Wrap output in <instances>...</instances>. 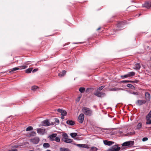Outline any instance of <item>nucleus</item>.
I'll return each mask as SVG.
<instances>
[{"label":"nucleus","mask_w":151,"mask_h":151,"mask_svg":"<svg viewBox=\"0 0 151 151\" xmlns=\"http://www.w3.org/2000/svg\"><path fill=\"white\" fill-rule=\"evenodd\" d=\"M83 113L86 115L91 116L92 114V110L89 108L84 107L82 109Z\"/></svg>","instance_id":"obj_1"},{"label":"nucleus","mask_w":151,"mask_h":151,"mask_svg":"<svg viewBox=\"0 0 151 151\" xmlns=\"http://www.w3.org/2000/svg\"><path fill=\"white\" fill-rule=\"evenodd\" d=\"M120 149V147L117 145H115L112 146L111 147L106 151H119Z\"/></svg>","instance_id":"obj_2"},{"label":"nucleus","mask_w":151,"mask_h":151,"mask_svg":"<svg viewBox=\"0 0 151 151\" xmlns=\"http://www.w3.org/2000/svg\"><path fill=\"white\" fill-rule=\"evenodd\" d=\"M134 144V142L133 141H128L122 143V145L123 146L132 147Z\"/></svg>","instance_id":"obj_3"},{"label":"nucleus","mask_w":151,"mask_h":151,"mask_svg":"<svg viewBox=\"0 0 151 151\" xmlns=\"http://www.w3.org/2000/svg\"><path fill=\"white\" fill-rule=\"evenodd\" d=\"M27 67L26 65H23L19 66V67H16L12 69L11 71H9V72L11 73L13 71H15L18 70H22L25 69Z\"/></svg>","instance_id":"obj_4"},{"label":"nucleus","mask_w":151,"mask_h":151,"mask_svg":"<svg viewBox=\"0 0 151 151\" xmlns=\"http://www.w3.org/2000/svg\"><path fill=\"white\" fill-rule=\"evenodd\" d=\"M94 94L99 97H102L105 96V94L103 92H99L98 91L94 93Z\"/></svg>","instance_id":"obj_5"},{"label":"nucleus","mask_w":151,"mask_h":151,"mask_svg":"<svg viewBox=\"0 0 151 151\" xmlns=\"http://www.w3.org/2000/svg\"><path fill=\"white\" fill-rule=\"evenodd\" d=\"M84 119V114L82 113L81 114L78 116V121L79 123H82L83 122Z\"/></svg>","instance_id":"obj_6"},{"label":"nucleus","mask_w":151,"mask_h":151,"mask_svg":"<svg viewBox=\"0 0 151 151\" xmlns=\"http://www.w3.org/2000/svg\"><path fill=\"white\" fill-rule=\"evenodd\" d=\"M146 101L144 100H138L136 102V104L137 105L140 106L145 104Z\"/></svg>","instance_id":"obj_7"},{"label":"nucleus","mask_w":151,"mask_h":151,"mask_svg":"<svg viewBox=\"0 0 151 151\" xmlns=\"http://www.w3.org/2000/svg\"><path fill=\"white\" fill-rule=\"evenodd\" d=\"M142 123L140 122L138 123V124L135 126V130H138L140 131H142Z\"/></svg>","instance_id":"obj_8"},{"label":"nucleus","mask_w":151,"mask_h":151,"mask_svg":"<svg viewBox=\"0 0 151 151\" xmlns=\"http://www.w3.org/2000/svg\"><path fill=\"white\" fill-rule=\"evenodd\" d=\"M37 131L38 134L43 135L45 133V129H43L38 128L37 129Z\"/></svg>","instance_id":"obj_9"},{"label":"nucleus","mask_w":151,"mask_h":151,"mask_svg":"<svg viewBox=\"0 0 151 151\" xmlns=\"http://www.w3.org/2000/svg\"><path fill=\"white\" fill-rule=\"evenodd\" d=\"M40 141L39 138L38 137H35L31 139V141L34 144H37Z\"/></svg>","instance_id":"obj_10"},{"label":"nucleus","mask_w":151,"mask_h":151,"mask_svg":"<svg viewBox=\"0 0 151 151\" xmlns=\"http://www.w3.org/2000/svg\"><path fill=\"white\" fill-rule=\"evenodd\" d=\"M143 7L147 9H150L151 7V2H146L142 5Z\"/></svg>","instance_id":"obj_11"},{"label":"nucleus","mask_w":151,"mask_h":151,"mask_svg":"<svg viewBox=\"0 0 151 151\" xmlns=\"http://www.w3.org/2000/svg\"><path fill=\"white\" fill-rule=\"evenodd\" d=\"M42 124L45 126H48L50 125V124L48 120H46L42 122Z\"/></svg>","instance_id":"obj_12"},{"label":"nucleus","mask_w":151,"mask_h":151,"mask_svg":"<svg viewBox=\"0 0 151 151\" xmlns=\"http://www.w3.org/2000/svg\"><path fill=\"white\" fill-rule=\"evenodd\" d=\"M103 142L104 144L108 146L111 145L114 143V142L110 141L107 140H104Z\"/></svg>","instance_id":"obj_13"},{"label":"nucleus","mask_w":151,"mask_h":151,"mask_svg":"<svg viewBox=\"0 0 151 151\" xmlns=\"http://www.w3.org/2000/svg\"><path fill=\"white\" fill-rule=\"evenodd\" d=\"M126 23L125 22L123 21H121L118 22L117 24V27L119 29L123 27V25L125 24Z\"/></svg>","instance_id":"obj_14"},{"label":"nucleus","mask_w":151,"mask_h":151,"mask_svg":"<svg viewBox=\"0 0 151 151\" xmlns=\"http://www.w3.org/2000/svg\"><path fill=\"white\" fill-rule=\"evenodd\" d=\"M57 134L56 133L53 134L49 136V138L51 141H54L55 137Z\"/></svg>","instance_id":"obj_15"},{"label":"nucleus","mask_w":151,"mask_h":151,"mask_svg":"<svg viewBox=\"0 0 151 151\" xmlns=\"http://www.w3.org/2000/svg\"><path fill=\"white\" fill-rule=\"evenodd\" d=\"M145 99L148 101H149L150 99V95L148 92H146L145 93Z\"/></svg>","instance_id":"obj_16"},{"label":"nucleus","mask_w":151,"mask_h":151,"mask_svg":"<svg viewBox=\"0 0 151 151\" xmlns=\"http://www.w3.org/2000/svg\"><path fill=\"white\" fill-rule=\"evenodd\" d=\"M66 123L67 124L71 126L75 124L74 122L71 120H67Z\"/></svg>","instance_id":"obj_17"},{"label":"nucleus","mask_w":151,"mask_h":151,"mask_svg":"<svg viewBox=\"0 0 151 151\" xmlns=\"http://www.w3.org/2000/svg\"><path fill=\"white\" fill-rule=\"evenodd\" d=\"M127 74L128 77H133V76H134L135 75V73L134 72L132 71V72H128L127 73Z\"/></svg>","instance_id":"obj_18"},{"label":"nucleus","mask_w":151,"mask_h":151,"mask_svg":"<svg viewBox=\"0 0 151 151\" xmlns=\"http://www.w3.org/2000/svg\"><path fill=\"white\" fill-rule=\"evenodd\" d=\"M63 141L66 143H71L73 142V140L68 139V138L65 140H64Z\"/></svg>","instance_id":"obj_19"},{"label":"nucleus","mask_w":151,"mask_h":151,"mask_svg":"<svg viewBox=\"0 0 151 151\" xmlns=\"http://www.w3.org/2000/svg\"><path fill=\"white\" fill-rule=\"evenodd\" d=\"M66 73V71L65 70H63L58 74V76L60 77H63L65 74Z\"/></svg>","instance_id":"obj_20"},{"label":"nucleus","mask_w":151,"mask_h":151,"mask_svg":"<svg viewBox=\"0 0 151 151\" xmlns=\"http://www.w3.org/2000/svg\"><path fill=\"white\" fill-rule=\"evenodd\" d=\"M140 67L141 66L139 63H136L135 64V66L134 68V69L136 70H139V69H140Z\"/></svg>","instance_id":"obj_21"},{"label":"nucleus","mask_w":151,"mask_h":151,"mask_svg":"<svg viewBox=\"0 0 151 151\" xmlns=\"http://www.w3.org/2000/svg\"><path fill=\"white\" fill-rule=\"evenodd\" d=\"M123 90V89L120 88H113L110 89L109 90L112 91H116Z\"/></svg>","instance_id":"obj_22"},{"label":"nucleus","mask_w":151,"mask_h":151,"mask_svg":"<svg viewBox=\"0 0 151 151\" xmlns=\"http://www.w3.org/2000/svg\"><path fill=\"white\" fill-rule=\"evenodd\" d=\"M151 117V109L149 113L147 114L146 116L145 119L149 120L150 119Z\"/></svg>","instance_id":"obj_23"},{"label":"nucleus","mask_w":151,"mask_h":151,"mask_svg":"<svg viewBox=\"0 0 151 151\" xmlns=\"http://www.w3.org/2000/svg\"><path fill=\"white\" fill-rule=\"evenodd\" d=\"M63 137L62 139V141L68 138V136L66 133H64L63 134Z\"/></svg>","instance_id":"obj_24"},{"label":"nucleus","mask_w":151,"mask_h":151,"mask_svg":"<svg viewBox=\"0 0 151 151\" xmlns=\"http://www.w3.org/2000/svg\"><path fill=\"white\" fill-rule=\"evenodd\" d=\"M77 134H78L77 133H72L70 134V135L73 138H74L77 136Z\"/></svg>","instance_id":"obj_25"},{"label":"nucleus","mask_w":151,"mask_h":151,"mask_svg":"<svg viewBox=\"0 0 151 151\" xmlns=\"http://www.w3.org/2000/svg\"><path fill=\"white\" fill-rule=\"evenodd\" d=\"M43 147L45 148H48L50 147V145L47 143H45L43 145Z\"/></svg>","instance_id":"obj_26"},{"label":"nucleus","mask_w":151,"mask_h":151,"mask_svg":"<svg viewBox=\"0 0 151 151\" xmlns=\"http://www.w3.org/2000/svg\"><path fill=\"white\" fill-rule=\"evenodd\" d=\"M60 151H70L68 148L65 147H61L60 148Z\"/></svg>","instance_id":"obj_27"},{"label":"nucleus","mask_w":151,"mask_h":151,"mask_svg":"<svg viewBox=\"0 0 151 151\" xmlns=\"http://www.w3.org/2000/svg\"><path fill=\"white\" fill-rule=\"evenodd\" d=\"M97 150L98 149L96 147H93L90 149L89 151H97Z\"/></svg>","instance_id":"obj_28"},{"label":"nucleus","mask_w":151,"mask_h":151,"mask_svg":"<svg viewBox=\"0 0 151 151\" xmlns=\"http://www.w3.org/2000/svg\"><path fill=\"white\" fill-rule=\"evenodd\" d=\"M32 68L27 69L25 70V72L27 73H30L32 71Z\"/></svg>","instance_id":"obj_29"},{"label":"nucleus","mask_w":151,"mask_h":151,"mask_svg":"<svg viewBox=\"0 0 151 151\" xmlns=\"http://www.w3.org/2000/svg\"><path fill=\"white\" fill-rule=\"evenodd\" d=\"M85 89L84 87H81L79 89V91L81 93H83L85 91Z\"/></svg>","instance_id":"obj_30"},{"label":"nucleus","mask_w":151,"mask_h":151,"mask_svg":"<svg viewBox=\"0 0 151 151\" xmlns=\"http://www.w3.org/2000/svg\"><path fill=\"white\" fill-rule=\"evenodd\" d=\"M54 141H55L57 142H59L60 141V139L59 137L56 136L55 138Z\"/></svg>","instance_id":"obj_31"},{"label":"nucleus","mask_w":151,"mask_h":151,"mask_svg":"<svg viewBox=\"0 0 151 151\" xmlns=\"http://www.w3.org/2000/svg\"><path fill=\"white\" fill-rule=\"evenodd\" d=\"M33 129V127L31 126H29L26 129V131H30L31 130H32Z\"/></svg>","instance_id":"obj_32"},{"label":"nucleus","mask_w":151,"mask_h":151,"mask_svg":"<svg viewBox=\"0 0 151 151\" xmlns=\"http://www.w3.org/2000/svg\"><path fill=\"white\" fill-rule=\"evenodd\" d=\"M147 121L146 122V124H151V119H149V120L147 119H146Z\"/></svg>","instance_id":"obj_33"},{"label":"nucleus","mask_w":151,"mask_h":151,"mask_svg":"<svg viewBox=\"0 0 151 151\" xmlns=\"http://www.w3.org/2000/svg\"><path fill=\"white\" fill-rule=\"evenodd\" d=\"M38 88V86H32V87L31 90L33 91H35Z\"/></svg>","instance_id":"obj_34"},{"label":"nucleus","mask_w":151,"mask_h":151,"mask_svg":"<svg viewBox=\"0 0 151 151\" xmlns=\"http://www.w3.org/2000/svg\"><path fill=\"white\" fill-rule=\"evenodd\" d=\"M86 145L84 144H77V146L79 147H85L84 146Z\"/></svg>","instance_id":"obj_35"},{"label":"nucleus","mask_w":151,"mask_h":151,"mask_svg":"<svg viewBox=\"0 0 151 151\" xmlns=\"http://www.w3.org/2000/svg\"><path fill=\"white\" fill-rule=\"evenodd\" d=\"M61 115L63 116H66L67 114V112L63 110V111L61 113Z\"/></svg>","instance_id":"obj_36"},{"label":"nucleus","mask_w":151,"mask_h":151,"mask_svg":"<svg viewBox=\"0 0 151 151\" xmlns=\"http://www.w3.org/2000/svg\"><path fill=\"white\" fill-rule=\"evenodd\" d=\"M129 93L130 94H132L134 95H138V93L137 92L133 91L132 92H129Z\"/></svg>","instance_id":"obj_37"},{"label":"nucleus","mask_w":151,"mask_h":151,"mask_svg":"<svg viewBox=\"0 0 151 151\" xmlns=\"http://www.w3.org/2000/svg\"><path fill=\"white\" fill-rule=\"evenodd\" d=\"M127 86L129 88H134V87L133 86L132 84H128L127 85Z\"/></svg>","instance_id":"obj_38"},{"label":"nucleus","mask_w":151,"mask_h":151,"mask_svg":"<svg viewBox=\"0 0 151 151\" xmlns=\"http://www.w3.org/2000/svg\"><path fill=\"white\" fill-rule=\"evenodd\" d=\"M104 86H102L100 87L97 90V91H101V90H102L104 87Z\"/></svg>","instance_id":"obj_39"},{"label":"nucleus","mask_w":151,"mask_h":151,"mask_svg":"<svg viewBox=\"0 0 151 151\" xmlns=\"http://www.w3.org/2000/svg\"><path fill=\"white\" fill-rule=\"evenodd\" d=\"M36 134V133L34 131H32L31 132V134H30V135L31 136H35Z\"/></svg>","instance_id":"obj_40"},{"label":"nucleus","mask_w":151,"mask_h":151,"mask_svg":"<svg viewBox=\"0 0 151 151\" xmlns=\"http://www.w3.org/2000/svg\"><path fill=\"white\" fill-rule=\"evenodd\" d=\"M55 123L56 124H58L59 123V121L57 118H55Z\"/></svg>","instance_id":"obj_41"},{"label":"nucleus","mask_w":151,"mask_h":151,"mask_svg":"<svg viewBox=\"0 0 151 151\" xmlns=\"http://www.w3.org/2000/svg\"><path fill=\"white\" fill-rule=\"evenodd\" d=\"M121 78L124 77V78H127L128 77L127 74L123 76H121Z\"/></svg>","instance_id":"obj_42"},{"label":"nucleus","mask_w":151,"mask_h":151,"mask_svg":"<svg viewBox=\"0 0 151 151\" xmlns=\"http://www.w3.org/2000/svg\"><path fill=\"white\" fill-rule=\"evenodd\" d=\"M148 138L147 137H144L142 139V140L143 141V142H145V141H146L147 140H148Z\"/></svg>","instance_id":"obj_43"},{"label":"nucleus","mask_w":151,"mask_h":151,"mask_svg":"<svg viewBox=\"0 0 151 151\" xmlns=\"http://www.w3.org/2000/svg\"><path fill=\"white\" fill-rule=\"evenodd\" d=\"M121 82L123 83H126L129 82V80H124L122 81Z\"/></svg>","instance_id":"obj_44"},{"label":"nucleus","mask_w":151,"mask_h":151,"mask_svg":"<svg viewBox=\"0 0 151 151\" xmlns=\"http://www.w3.org/2000/svg\"><path fill=\"white\" fill-rule=\"evenodd\" d=\"M92 89V88H87L86 90V92H89L90 90Z\"/></svg>","instance_id":"obj_45"},{"label":"nucleus","mask_w":151,"mask_h":151,"mask_svg":"<svg viewBox=\"0 0 151 151\" xmlns=\"http://www.w3.org/2000/svg\"><path fill=\"white\" fill-rule=\"evenodd\" d=\"M57 111L61 113L62 111H63V110L59 109L57 110Z\"/></svg>","instance_id":"obj_46"},{"label":"nucleus","mask_w":151,"mask_h":151,"mask_svg":"<svg viewBox=\"0 0 151 151\" xmlns=\"http://www.w3.org/2000/svg\"><path fill=\"white\" fill-rule=\"evenodd\" d=\"M139 82V80H136L135 81H133V83H137Z\"/></svg>","instance_id":"obj_47"},{"label":"nucleus","mask_w":151,"mask_h":151,"mask_svg":"<svg viewBox=\"0 0 151 151\" xmlns=\"http://www.w3.org/2000/svg\"><path fill=\"white\" fill-rule=\"evenodd\" d=\"M19 146L17 145H14L12 147L13 148H18L19 147Z\"/></svg>","instance_id":"obj_48"},{"label":"nucleus","mask_w":151,"mask_h":151,"mask_svg":"<svg viewBox=\"0 0 151 151\" xmlns=\"http://www.w3.org/2000/svg\"><path fill=\"white\" fill-rule=\"evenodd\" d=\"M38 70V69H34L32 71V72L33 73H35V72L37 71Z\"/></svg>","instance_id":"obj_49"},{"label":"nucleus","mask_w":151,"mask_h":151,"mask_svg":"<svg viewBox=\"0 0 151 151\" xmlns=\"http://www.w3.org/2000/svg\"><path fill=\"white\" fill-rule=\"evenodd\" d=\"M17 149H11V150H8L7 151H17Z\"/></svg>","instance_id":"obj_50"},{"label":"nucleus","mask_w":151,"mask_h":151,"mask_svg":"<svg viewBox=\"0 0 151 151\" xmlns=\"http://www.w3.org/2000/svg\"><path fill=\"white\" fill-rule=\"evenodd\" d=\"M64 116H65L62 115V116H61V118L62 119H63L64 118Z\"/></svg>","instance_id":"obj_51"},{"label":"nucleus","mask_w":151,"mask_h":151,"mask_svg":"<svg viewBox=\"0 0 151 151\" xmlns=\"http://www.w3.org/2000/svg\"><path fill=\"white\" fill-rule=\"evenodd\" d=\"M129 82H130L131 83H133V81H129Z\"/></svg>","instance_id":"obj_52"},{"label":"nucleus","mask_w":151,"mask_h":151,"mask_svg":"<svg viewBox=\"0 0 151 151\" xmlns=\"http://www.w3.org/2000/svg\"><path fill=\"white\" fill-rule=\"evenodd\" d=\"M135 133L134 132V134H132L131 132H130V133H129V134H135Z\"/></svg>","instance_id":"obj_53"},{"label":"nucleus","mask_w":151,"mask_h":151,"mask_svg":"<svg viewBox=\"0 0 151 151\" xmlns=\"http://www.w3.org/2000/svg\"><path fill=\"white\" fill-rule=\"evenodd\" d=\"M100 29H101V27H99L98 28V29H97V30H99Z\"/></svg>","instance_id":"obj_54"},{"label":"nucleus","mask_w":151,"mask_h":151,"mask_svg":"<svg viewBox=\"0 0 151 151\" xmlns=\"http://www.w3.org/2000/svg\"><path fill=\"white\" fill-rule=\"evenodd\" d=\"M29 62V61H28V62H26L25 63V64H29V63H27L28 62Z\"/></svg>","instance_id":"obj_55"},{"label":"nucleus","mask_w":151,"mask_h":151,"mask_svg":"<svg viewBox=\"0 0 151 151\" xmlns=\"http://www.w3.org/2000/svg\"><path fill=\"white\" fill-rule=\"evenodd\" d=\"M46 151H51L50 150H47Z\"/></svg>","instance_id":"obj_56"},{"label":"nucleus","mask_w":151,"mask_h":151,"mask_svg":"<svg viewBox=\"0 0 151 151\" xmlns=\"http://www.w3.org/2000/svg\"><path fill=\"white\" fill-rule=\"evenodd\" d=\"M29 151H35L33 150H30Z\"/></svg>","instance_id":"obj_57"},{"label":"nucleus","mask_w":151,"mask_h":151,"mask_svg":"<svg viewBox=\"0 0 151 151\" xmlns=\"http://www.w3.org/2000/svg\"><path fill=\"white\" fill-rule=\"evenodd\" d=\"M140 15H141V14H139V16Z\"/></svg>","instance_id":"obj_58"},{"label":"nucleus","mask_w":151,"mask_h":151,"mask_svg":"<svg viewBox=\"0 0 151 151\" xmlns=\"http://www.w3.org/2000/svg\"><path fill=\"white\" fill-rule=\"evenodd\" d=\"M81 98V97H79V98Z\"/></svg>","instance_id":"obj_59"}]
</instances>
